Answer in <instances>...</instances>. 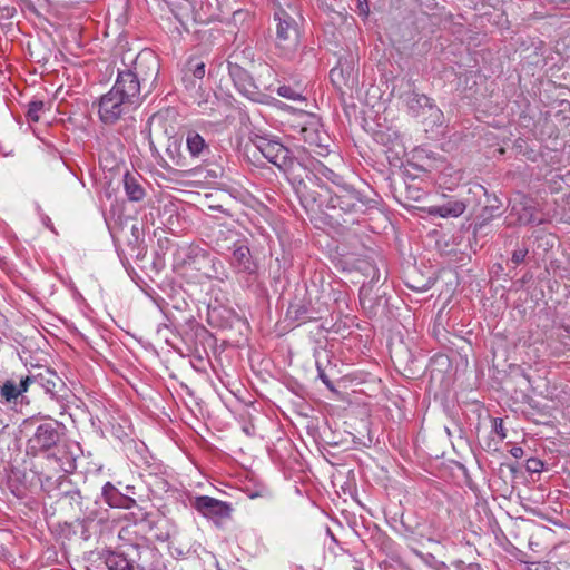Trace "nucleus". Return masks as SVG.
<instances>
[{
	"label": "nucleus",
	"mask_w": 570,
	"mask_h": 570,
	"mask_svg": "<svg viewBox=\"0 0 570 570\" xmlns=\"http://www.w3.org/2000/svg\"><path fill=\"white\" fill-rule=\"evenodd\" d=\"M190 505L204 518L218 523L229 519L234 511L230 503L208 495H198L190 501Z\"/></svg>",
	"instance_id": "nucleus-9"
},
{
	"label": "nucleus",
	"mask_w": 570,
	"mask_h": 570,
	"mask_svg": "<svg viewBox=\"0 0 570 570\" xmlns=\"http://www.w3.org/2000/svg\"><path fill=\"white\" fill-rule=\"evenodd\" d=\"M9 154H11V150L10 151H3L4 156H8Z\"/></svg>",
	"instance_id": "nucleus-41"
},
{
	"label": "nucleus",
	"mask_w": 570,
	"mask_h": 570,
	"mask_svg": "<svg viewBox=\"0 0 570 570\" xmlns=\"http://www.w3.org/2000/svg\"><path fill=\"white\" fill-rule=\"evenodd\" d=\"M498 153H499L500 155H503V154H504V149H503V148H499V149H498Z\"/></svg>",
	"instance_id": "nucleus-39"
},
{
	"label": "nucleus",
	"mask_w": 570,
	"mask_h": 570,
	"mask_svg": "<svg viewBox=\"0 0 570 570\" xmlns=\"http://www.w3.org/2000/svg\"><path fill=\"white\" fill-rule=\"evenodd\" d=\"M391 153H392V148H389V149L386 150V154H387V158H389V159H391V156H390V154H391ZM390 163H391L392 165H394V166H401V165L403 164V163L401 161V159H400V158H396L395 160H390Z\"/></svg>",
	"instance_id": "nucleus-37"
},
{
	"label": "nucleus",
	"mask_w": 570,
	"mask_h": 570,
	"mask_svg": "<svg viewBox=\"0 0 570 570\" xmlns=\"http://www.w3.org/2000/svg\"><path fill=\"white\" fill-rule=\"evenodd\" d=\"M399 147L403 149V153H404V154H406L405 148H404V145H399Z\"/></svg>",
	"instance_id": "nucleus-40"
},
{
	"label": "nucleus",
	"mask_w": 570,
	"mask_h": 570,
	"mask_svg": "<svg viewBox=\"0 0 570 570\" xmlns=\"http://www.w3.org/2000/svg\"><path fill=\"white\" fill-rule=\"evenodd\" d=\"M229 75L235 88L247 99L254 102L271 105L277 108H282L284 106V104L278 99L261 91L259 88L255 85L250 75L238 65L230 66Z\"/></svg>",
	"instance_id": "nucleus-5"
},
{
	"label": "nucleus",
	"mask_w": 570,
	"mask_h": 570,
	"mask_svg": "<svg viewBox=\"0 0 570 570\" xmlns=\"http://www.w3.org/2000/svg\"><path fill=\"white\" fill-rule=\"evenodd\" d=\"M150 154L164 168H197V161H206L208 145H148Z\"/></svg>",
	"instance_id": "nucleus-2"
},
{
	"label": "nucleus",
	"mask_w": 570,
	"mask_h": 570,
	"mask_svg": "<svg viewBox=\"0 0 570 570\" xmlns=\"http://www.w3.org/2000/svg\"><path fill=\"white\" fill-rule=\"evenodd\" d=\"M245 153L252 155L258 160L262 155L269 163L286 170L293 166L297 159L295 151L291 150L286 145H246Z\"/></svg>",
	"instance_id": "nucleus-7"
},
{
	"label": "nucleus",
	"mask_w": 570,
	"mask_h": 570,
	"mask_svg": "<svg viewBox=\"0 0 570 570\" xmlns=\"http://www.w3.org/2000/svg\"><path fill=\"white\" fill-rule=\"evenodd\" d=\"M407 108L412 116L422 117L423 120L431 118L432 122H439L442 118V111L425 95L411 94L407 98Z\"/></svg>",
	"instance_id": "nucleus-12"
},
{
	"label": "nucleus",
	"mask_w": 570,
	"mask_h": 570,
	"mask_svg": "<svg viewBox=\"0 0 570 570\" xmlns=\"http://www.w3.org/2000/svg\"><path fill=\"white\" fill-rule=\"evenodd\" d=\"M51 104H46L42 100H31L27 105L26 117L29 122H39L41 120H47V112L50 111Z\"/></svg>",
	"instance_id": "nucleus-22"
},
{
	"label": "nucleus",
	"mask_w": 570,
	"mask_h": 570,
	"mask_svg": "<svg viewBox=\"0 0 570 570\" xmlns=\"http://www.w3.org/2000/svg\"><path fill=\"white\" fill-rule=\"evenodd\" d=\"M412 153H413L412 159L413 160L419 159V158H421V154L423 153V149L421 147L416 146L413 148Z\"/></svg>",
	"instance_id": "nucleus-36"
},
{
	"label": "nucleus",
	"mask_w": 570,
	"mask_h": 570,
	"mask_svg": "<svg viewBox=\"0 0 570 570\" xmlns=\"http://www.w3.org/2000/svg\"><path fill=\"white\" fill-rule=\"evenodd\" d=\"M527 254H528V248L527 247H519V248L513 250L512 257H511V262L514 265H520L521 263H523Z\"/></svg>",
	"instance_id": "nucleus-28"
},
{
	"label": "nucleus",
	"mask_w": 570,
	"mask_h": 570,
	"mask_svg": "<svg viewBox=\"0 0 570 570\" xmlns=\"http://www.w3.org/2000/svg\"><path fill=\"white\" fill-rule=\"evenodd\" d=\"M267 494V491L265 489H262L259 491H255V492H247V495L250 498V499H255V498H261V497H265Z\"/></svg>",
	"instance_id": "nucleus-34"
},
{
	"label": "nucleus",
	"mask_w": 570,
	"mask_h": 570,
	"mask_svg": "<svg viewBox=\"0 0 570 570\" xmlns=\"http://www.w3.org/2000/svg\"><path fill=\"white\" fill-rule=\"evenodd\" d=\"M28 387L29 380H27V376L21 379L19 384L14 381L8 380L1 386L0 394L7 402H11L26 392Z\"/></svg>",
	"instance_id": "nucleus-21"
},
{
	"label": "nucleus",
	"mask_w": 570,
	"mask_h": 570,
	"mask_svg": "<svg viewBox=\"0 0 570 570\" xmlns=\"http://www.w3.org/2000/svg\"><path fill=\"white\" fill-rule=\"evenodd\" d=\"M102 497L107 504L111 508L128 509L135 502L131 498L122 494L115 485L107 482L102 487Z\"/></svg>",
	"instance_id": "nucleus-17"
},
{
	"label": "nucleus",
	"mask_w": 570,
	"mask_h": 570,
	"mask_svg": "<svg viewBox=\"0 0 570 570\" xmlns=\"http://www.w3.org/2000/svg\"><path fill=\"white\" fill-rule=\"evenodd\" d=\"M527 570H559L553 563L548 561L543 562H529L527 563Z\"/></svg>",
	"instance_id": "nucleus-27"
},
{
	"label": "nucleus",
	"mask_w": 570,
	"mask_h": 570,
	"mask_svg": "<svg viewBox=\"0 0 570 570\" xmlns=\"http://www.w3.org/2000/svg\"><path fill=\"white\" fill-rule=\"evenodd\" d=\"M372 288L363 286L360 289V303L363 308L372 309L374 307V298L372 297Z\"/></svg>",
	"instance_id": "nucleus-26"
},
{
	"label": "nucleus",
	"mask_w": 570,
	"mask_h": 570,
	"mask_svg": "<svg viewBox=\"0 0 570 570\" xmlns=\"http://www.w3.org/2000/svg\"><path fill=\"white\" fill-rule=\"evenodd\" d=\"M317 147L318 150H315L314 153L318 156H326L330 150L327 149V145H315Z\"/></svg>",
	"instance_id": "nucleus-33"
},
{
	"label": "nucleus",
	"mask_w": 570,
	"mask_h": 570,
	"mask_svg": "<svg viewBox=\"0 0 570 570\" xmlns=\"http://www.w3.org/2000/svg\"><path fill=\"white\" fill-rule=\"evenodd\" d=\"M131 73L136 75L141 86L150 82V86L155 82L158 72L159 63L156 57L151 52H141L137 56Z\"/></svg>",
	"instance_id": "nucleus-11"
},
{
	"label": "nucleus",
	"mask_w": 570,
	"mask_h": 570,
	"mask_svg": "<svg viewBox=\"0 0 570 570\" xmlns=\"http://www.w3.org/2000/svg\"><path fill=\"white\" fill-rule=\"evenodd\" d=\"M527 470L532 473L541 472L543 469V462L537 458H530L527 460Z\"/></svg>",
	"instance_id": "nucleus-29"
},
{
	"label": "nucleus",
	"mask_w": 570,
	"mask_h": 570,
	"mask_svg": "<svg viewBox=\"0 0 570 570\" xmlns=\"http://www.w3.org/2000/svg\"><path fill=\"white\" fill-rule=\"evenodd\" d=\"M334 208H340L345 213L362 210L365 203L361 195L353 188L342 187L334 196L331 197Z\"/></svg>",
	"instance_id": "nucleus-13"
},
{
	"label": "nucleus",
	"mask_w": 570,
	"mask_h": 570,
	"mask_svg": "<svg viewBox=\"0 0 570 570\" xmlns=\"http://www.w3.org/2000/svg\"><path fill=\"white\" fill-rule=\"evenodd\" d=\"M115 91H118L124 99L137 108L141 101V85L138 81L136 75L131 73V70L119 71L116 82L112 86Z\"/></svg>",
	"instance_id": "nucleus-10"
},
{
	"label": "nucleus",
	"mask_w": 570,
	"mask_h": 570,
	"mask_svg": "<svg viewBox=\"0 0 570 570\" xmlns=\"http://www.w3.org/2000/svg\"><path fill=\"white\" fill-rule=\"evenodd\" d=\"M318 376H320V379H321V380H322V381H323L327 386H331V381H330V379H328V377H327V375L324 373V371H323V370H321L320 367H318Z\"/></svg>",
	"instance_id": "nucleus-35"
},
{
	"label": "nucleus",
	"mask_w": 570,
	"mask_h": 570,
	"mask_svg": "<svg viewBox=\"0 0 570 570\" xmlns=\"http://www.w3.org/2000/svg\"><path fill=\"white\" fill-rule=\"evenodd\" d=\"M238 235L230 228H222L215 233V245L219 250H232L230 265L238 274L254 275L257 265L252 258L250 250L243 242L235 240Z\"/></svg>",
	"instance_id": "nucleus-4"
},
{
	"label": "nucleus",
	"mask_w": 570,
	"mask_h": 570,
	"mask_svg": "<svg viewBox=\"0 0 570 570\" xmlns=\"http://www.w3.org/2000/svg\"><path fill=\"white\" fill-rule=\"evenodd\" d=\"M27 380H29V385L41 387L51 396H55L58 389L63 385L61 379L49 368H45L35 375H28Z\"/></svg>",
	"instance_id": "nucleus-15"
},
{
	"label": "nucleus",
	"mask_w": 570,
	"mask_h": 570,
	"mask_svg": "<svg viewBox=\"0 0 570 570\" xmlns=\"http://www.w3.org/2000/svg\"><path fill=\"white\" fill-rule=\"evenodd\" d=\"M142 138L149 142H163L175 140L181 142L186 136V142H205V138L195 130H186L178 121V114L173 108L161 109L155 112L147 121L142 130Z\"/></svg>",
	"instance_id": "nucleus-1"
},
{
	"label": "nucleus",
	"mask_w": 570,
	"mask_h": 570,
	"mask_svg": "<svg viewBox=\"0 0 570 570\" xmlns=\"http://www.w3.org/2000/svg\"><path fill=\"white\" fill-rule=\"evenodd\" d=\"M135 109L131 104L118 95V91L111 88L100 98L98 112L102 122L114 124Z\"/></svg>",
	"instance_id": "nucleus-8"
},
{
	"label": "nucleus",
	"mask_w": 570,
	"mask_h": 570,
	"mask_svg": "<svg viewBox=\"0 0 570 570\" xmlns=\"http://www.w3.org/2000/svg\"><path fill=\"white\" fill-rule=\"evenodd\" d=\"M292 139L303 140L304 142H321L328 139V134L323 129L320 120L312 117L306 122L299 125L297 135L292 136Z\"/></svg>",
	"instance_id": "nucleus-14"
},
{
	"label": "nucleus",
	"mask_w": 570,
	"mask_h": 570,
	"mask_svg": "<svg viewBox=\"0 0 570 570\" xmlns=\"http://www.w3.org/2000/svg\"><path fill=\"white\" fill-rule=\"evenodd\" d=\"M538 147L537 149L532 148L531 145H513L514 154L517 156H523L525 159L531 161H537L541 153V145H533Z\"/></svg>",
	"instance_id": "nucleus-24"
},
{
	"label": "nucleus",
	"mask_w": 570,
	"mask_h": 570,
	"mask_svg": "<svg viewBox=\"0 0 570 570\" xmlns=\"http://www.w3.org/2000/svg\"><path fill=\"white\" fill-rule=\"evenodd\" d=\"M60 441L59 424L58 422H46L40 424L36 432L27 441L26 452L28 455L36 456L39 453H47L48 459H55L59 468L65 472H71L75 468L72 461H68V465L60 462V454L65 451L58 446Z\"/></svg>",
	"instance_id": "nucleus-3"
},
{
	"label": "nucleus",
	"mask_w": 570,
	"mask_h": 570,
	"mask_svg": "<svg viewBox=\"0 0 570 570\" xmlns=\"http://www.w3.org/2000/svg\"><path fill=\"white\" fill-rule=\"evenodd\" d=\"M466 209V204L460 199H449L442 205H433L428 208V213L431 216L439 217H459Z\"/></svg>",
	"instance_id": "nucleus-16"
},
{
	"label": "nucleus",
	"mask_w": 570,
	"mask_h": 570,
	"mask_svg": "<svg viewBox=\"0 0 570 570\" xmlns=\"http://www.w3.org/2000/svg\"><path fill=\"white\" fill-rule=\"evenodd\" d=\"M286 316L297 324H304L316 318L311 308L302 302L291 304Z\"/></svg>",
	"instance_id": "nucleus-20"
},
{
	"label": "nucleus",
	"mask_w": 570,
	"mask_h": 570,
	"mask_svg": "<svg viewBox=\"0 0 570 570\" xmlns=\"http://www.w3.org/2000/svg\"><path fill=\"white\" fill-rule=\"evenodd\" d=\"M200 259L204 264L203 275L209 279L218 278L219 277V268H223L222 262L208 254H203Z\"/></svg>",
	"instance_id": "nucleus-23"
},
{
	"label": "nucleus",
	"mask_w": 570,
	"mask_h": 570,
	"mask_svg": "<svg viewBox=\"0 0 570 570\" xmlns=\"http://www.w3.org/2000/svg\"><path fill=\"white\" fill-rule=\"evenodd\" d=\"M124 188L128 199L131 202H140L145 197V189L139 179L128 171L124 176Z\"/></svg>",
	"instance_id": "nucleus-19"
},
{
	"label": "nucleus",
	"mask_w": 570,
	"mask_h": 570,
	"mask_svg": "<svg viewBox=\"0 0 570 570\" xmlns=\"http://www.w3.org/2000/svg\"><path fill=\"white\" fill-rule=\"evenodd\" d=\"M277 94L283 97V98H286V99H289V100H293V101H302L304 100V96L296 91L295 89H293L291 86H281L277 88Z\"/></svg>",
	"instance_id": "nucleus-25"
},
{
	"label": "nucleus",
	"mask_w": 570,
	"mask_h": 570,
	"mask_svg": "<svg viewBox=\"0 0 570 570\" xmlns=\"http://www.w3.org/2000/svg\"><path fill=\"white\" fill-rule=\"evenodd\" d=\"M493 431L495 432V434L499 435L501 440H504L507 438L505 428L502 419H494Z\"/></svg>",
	"instance_id": "nucleus-30"
},
{
	"label": "nucleus",
	"mask_w": 570,
	"mask_h": 570,
	"mask_svg": "<svg viewBox=\"0 0 570 570\" xmlns=\"http://www.w3.org/2000/svg\"><path fill=\"white\" fill-rule=\"evenodd\" d=\"M102 559L109 570H134L132 561L122 552L108 550L102 553Z\"/></svg>",
	"instance_id": "nucleus-18"
},
{
	"label": "nucleus",
	"mask_w": 570,
	"mask_h": 570,
	"mask_svg": "<svg viewBox=\"0 0 570 570\" xmlns=\"http://www.w3.org/2000/svg\"><path fill=\"white\" fill-rule=\"evenodd\" d=\"M510 453H511V455H512L513 458H515V459H520V458H522V456H523V453H524V452H523V449H522V448H520V446H513V448H511Z\"/></svg>",
	"instance_id": "nucleus-32"
},
{
	"label": "nucleus",
	"mask_w": 570,
	"mask_h": 570,
	"mask_svg": "<svg viewBox=\"0 0 570 570\" xmlns=\"http://www.w3.org/2000/svg\"><path fill=\"white\" fill-rule=\"evenodd\" d=\"M197 19H198L200 22L206 21V18H203L202 16H198V18H197Z\"/></svg>",
	"instance_id": "nucleus-38"
},
{
	"label": "nucleus",
	"mask_w": 570,
	"mask_h": 570,
	"mask_svg": "<svg viewBox=\"0 0 570 570\" xmlns=\"http://www.w3.org/2000/svg\"><path fill=\"white\" fill-rule=\"evenodd\" d=\"M276 38L275 43L281 55L291 56L299 45V32L295 20L283 9L275 13Z\"/></svg>",
	"instance_id": "nucleus-6"
},
{
	"label": "nucleus",
	"mask_w": 570,
	"mask_h": 570,
	"mask_svg": "<svg viewBox=\"0 0 570 570\" xmlns=\"http://www.w3.org/2000/svg\"><path fill=\"white\" fill-rule=\"evenodd\" d=\"M189 71H191L196 79L202 80L205 76V63L197 62L195 66L189 68Z\"/></svg>",
	"instance_id": "nucleus-31"
}]
</instances>
